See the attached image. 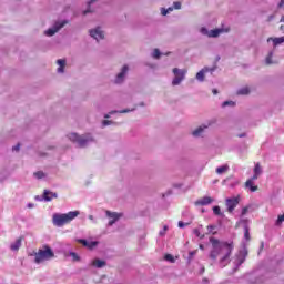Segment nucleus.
Wrapping results in <instances>:
<instances>
[{
	"mask_svg": "<svg viewBox=\"0 0 284 284\" xmlns=\"http://www.w3.org/2000/svg\"><path fill=\"white\" fill-rule=\"evenodd\" d=\"M212 250L210 252L209 258L211 261H216L220 257L219 265L220 267H226L230 263V257L232 256V252H234V243L220 241L219 239L212 236L209 239Z\"/></svg>",
	"mask_w": 284,
	"mask_h": 284,
	"instance_id": "obj_1",
	"label": "nucleus"
},
{
	"mask_svg": "<svg viewBox=\"0 0 284 284\" xmlns=\"http://www.w3.org/2000/svg\"><path fill=\"white\" fill-rule=\"evenodd\" d=\"M77 216H79V211H71L68 213H55L52 217L53 225H55V227H63V225L72 223V221H74Z\"/></svg>",
	"mask_w": 284,
	"mask_h": 284,
	"instance_id": "obj_2",
	"label": "nucleus"
},
{
	"mask_svg": "<svg viewBox=\"0 0 284 284\" xmlns=\"http://www.w3.org/2000/svg\"><path fill=\"white\" fill-rule=\"evenodd\" d=\"M54 258V251L49 245H43L42 248L34 254V263L38 265L44 263V261H52Z\"/></svg>",
	"mask_w": 284,
	"mask_h": 284,
	"instance_id": "obj_3",
	"label": "nucleus"
},
{
	"mask_svg": "<svg viewBox=\"0 0 284 284\" xmlns=\"http://www.w3.org/2000/svg\"><path fill=\"white\" fill-rule=\"evenodd\" d=\"M69 139L72 141V143H77L79 148H85L88 143H92L93 141L91 134L79 135L77 133H71L69 134Z\"/></svg>",
	"mask_w": 284,
	"mask_h": 284,
	"instance_id": "obj_4",
	"label": "nucleus"
},
{
	"mask_svg": "<svg viewBox=\"0 0 284 284\" xmlns=\"http://www.w3.org/2000/svg\"><path fill=\"white\" fill-rule=\"evenodd\" d=\"M246 258H247V248L244 247L239 252L236 256L234 272H236V270H239V267H241L245 263Z\"/></svg>",
	"mask_w": 284,
	"mask_h": 284,
	"instance_id": "obj_5",
	"label": "nucleus"
},
{
	"mask_svg": "<svg viewBox=\"0 0 284 284\" xmlns=\"http://www.w3.org/2000/svg\"><path fill=\"white\" fill-rule=\"evenodd\" d=\"M65 23H68V21L65 20L61 22H55L52 28H49L48 30L44 31L45 37H54V34H57V32L61 30V28H63Z\"/></svg>",
	"mask_w": 284,
	"mask_h": 284,
	"instance_id": "obj_6",
	"label": "nucleus"
},
{
	"mask_svg": "<svg viewBox=\"0 0 284 284\" xmlns=\"http://www.w3.org/2000/svg\"><path fill=\"white\" fill-rule=\"evenodd\" d=\"M185 70H181V69H173V74L175 75V78L172 81V85H180L181 81H183V79H185Z\"/></svg>",
	"mask_w": 284,
	"mask_h": 284,
	"instance_id": "obj_7",
	"label": "nucleus"
},
{
	"mask_svg": "<svg viewBox=\"0 0 284 284\" xmlns=\"http://www.w3.org/2000/svg\"><path fill=\"white\" fill-rule=\"evenodd\" d=\"M215 71H216V65H214L213 68L205 67L196 73V79L200 81V83H203V81H205V73L211 72L212 74Z\"/></svg>",
	"mask_w": 284,
	"mask_h": 284,
	"instance_id": "obj_8",
	"label": "nucleus"
},
{
	"mask_svg": "<svg viewBox=\"0 0 284 284\" xmlns=\"http://www.w3.org/2000/svg\"><path fill=\"white\" fill-rule=\"evenodd\" d=\"M240 200L239 197H227L226 199V207L227 212L232 213L234 210H236V206L239 205Z\"/></svg>",
	"mask_w": 284,
	"mask_h": 284,
	"instance_id": "obj_9",
	"label": "nucleus"
},
{
	"mask_svg": "<svg viewBox=\"0 0 284 284\" xmlns=\"http://www.w3.org/2000/svg\"><path fill=\"white\" fill-rule=\"evenodd\" d=\"M201 32H202V34H206L207 37L216 38V37H219V34H221V32H223V29H213V30L209 31L207 28L202 27Z\"/></svg>",
	"mask_w": 284,
	"mask_h": 284,
	"instance_id": "obj_10",
	"label": "nucleus"
},
{
	"mask_svg": "<svg viewBox=\"0 0 284 284\" xmlns=\"http://www.w3.org/2000/svg\"><path fill=\"white\" fill-rule=\"evenodd\" d=\"M90 37L92 39H95V41H99L104 38L103 31H101V27H97L95 29L90 30Z\"/></svg>",
	"mask_w": 284,
	"mask_h": 284,
	"instance_id": "obj_11",
	"label": "nucleus"
},
{
	"mask_svg": "<svg viewBox=\"0 0 284 284\" xmlns=\"http://www.w3.org/2000/svg\"><path fill=\"white\" fill-rule=\"evenodd\" d=\"M128 70H129V68H128V65L125 64V65L122 68L121 72L116 75V78H115V83H123V81L125 80V75L128 74Z\"/></svg>",
	"mask_w": 284,
	"mask_h": 284,
	"instance_id": "obj_12",
	"label": "nucleus"
},
{
	"mask_svg": "<svg viewBox=\"0 0 284 284\" xmlns=\"http://www.w3.org/2000/svg\"><path fill=\"white\" fill-rule=\"evenodd\" d=\"M79 241L81 245H83L84 247H89V250H93V247H97V245H99V242L97 241H88L85 239H81Z\"/></svg>",
	"mask_w": 284,
	"mask_h": 284,
	"instance_id": "obj_13",
	"label": "nucleus"
},
{
	"mask_svg": "<svg viewBox=\"0 0 284 284\" xmlns=\"http://www.w3.org/2000/svg\"><path fill=\"white\" fill-rule=\"evenodd\" d=\"M59 195L50 190H44L43 192V201L50 202L52 199H57Z\"/></svg>",
	"mask_w": 284,
	"mask_h": 284,
	"instance_id": "obj_14",
	"label": "nucleus"
},
{
	"mask_svg": "<svg viewBox=\"0 0 284 284\" xmlns=\"http://www.w3.org/2000/svg\"><path fill=\"white\" fill-rule=\"evenodd\" d=\"M106 216H109V219H111L109 221V226L112 227V225L119 221L120 215L118 213L106 211Z\"/></svg>",
	"mask_w": 284,
	"mask_h": 284,
	"instance_id": "obj_15",
	"label": "nucleus"
},
{
	"mask_svg": "<svg viewBox=\"0 0 284 284\" xmlns=\"http://www.w3.org/2000/svg\"><path fill=\"white\" fill-rule=\"evenodd\" d=\"M213 199L210 197V196H204L197 201H195V205H202V206H205V205H210L211 203H213Z\"/></svg>",
	"mask_w": 284,
	"mask_h": 284,
	"instance_id": "obj_16",
	"label": "nucleus"
},
{
	"mask_svg": "<svg viewBox=\"0 0 284 284\" xmlns=\"http://www.w3.org/2000/svg\"><path fill=\"white\" fill-rule=\"evenodd\" d=\"M246 187H248V190H251V192H256L258 190V186H254V179H250L246 181L245 183Z\"/></svg>",
	"mask_w": 284,
	"mask_h": 284,
	"instance_id": "obj_17",
	"label": "nucleus"
},
{
	"mask_svg": "<svg viewBox=\"0 0 284 284\" xmlns=\"http://www.w3.org/2000/svg\"><path fill=\"white\" fill-rule=\"evenodd\" d=\"M91 265H93V267H98V270H101V267H105V261L95 258Z\"/></svg>",
	"mask_w": 284,
	"mask_h": 284,
	"instance_id": "obj_18",
	"label": "nucleus"
},
{
	"mask_svg": "<svg viewBox=\"0 0 284 284\" xmlns=\"http://www.w3.org/2000/svg\"><path fill=\"white\" fill-rule=\"evenodd\" d=\"M268 42L273 41V45H281V43H284V36L280 38H268Z\"/></svg>",
	"mask_w": 284,
	"mask_h": 284,
	"instance_id": "obj_19",
	"label": "nucleus"
},
{
	"mask_svg": "<svg viewBox=\"0 0 284 284\" xmlns=\"http://www.w3.org/2000/svg\"><path fill=\"white\" fill-rule=\"evenodd\" d=\"M21 247V239L16 240L11 245L10 250L12 252H18V250Z\"/></svg>",
	"mask_w": 284,
	"mask_h": 284,
	"instance_id": "obj_20",
	"label": "nucleus"
},
{
	"mask_svg": "<svg viewBox=\"0 0 284 284\" xmlns=\"http://www.w3.org/2000/svg\"><path fill=\"white\" fill-rule=\"evenodd\" d=\"M57 63H58V65H60V67L58 68L59 74L63 73V72H64V69H65V60H64V59H59V60L57 61Z\"/></svg>",
	"mask_w": 284,
	"mask_h": 284,
	"instance_id": "obj_21",
	"label": "nucleus"
},
{
	"mask_svg": "<svg viewBox=\"0 0 284 284\" xmlns=\"http://www.w3.org/2000/svg\"><path fill=\"white\" fill-rule=\"evenodd\" d=\"M261 164H255L254 168V174H253V181H256V179H258V175L261 174Z\"/></svg>",
	"mask_w": 284,
	"mask_h": 284,
	"instance_id": "obj_22",
	"label": "nucleus"
},
{
	"mask_svg": "<svg viewBox=\"0 0 284 284\" xmlns=\"http://www.w3.org/2000/svg\"><path fill=\"white\" fill-rule=\"evenodd\" d=\"M207 129V125L199 126L196 130L192 132L194 136H201L203 134V130Z\"/></svg>",
	"mask_w": 284,
	"mask_h": 284,
	"instance_id": "obj_23",
	"label": "nucleus"
},
{
	"mask_svg": "<svg viewBox=\"0 0 284 284\" xmlns=\"http://www.w3.org/2000/svg\"><path fill=\"white\" fill-rule=\"evenodd\" d=\"M227 170H230V165L224 164V165L219 166V168L216 169V173H217V174H224V172H227Z\"/></svg>",
	"mask_w": 284,
	"mask_h": 284,
	"instance_id": "obj_24",
	"label": "nucleus"
},
{
	"mask_svg": "<svg viewBox=\"0 0 284 284\" xmlns=\"http://www.w3.org/2000/svg\"><path fill=\"white\" fill-rule=\"evenodd\" d=\"M97 3V0H90L88 2V9L83 11V14H89V12H92V4Z\"/></svg>",
	"mask_w": 284,
	"mask_h": 284,
	"instance_id": "obj_25",
	"label": "nucleus"
},
{
	"mask_svg": "<svg viewBox=\"0 0 284 284\" xmlns=\"http://www.w3.org/2000/svg\"><path fill=\"white\" fill-rule=\"evenodd\" d=\"M173 11H174V7H169L168 9L162 8V9H161V14H162L163 17H165L166 14H170V12H173Z\"/></svg>",
	"mask_w": 284,
	"mask_h": 284,
	"instance_id": "obj_26",
	"label": "nucleus"
},
{
	"mask_svg": "<svg viewBox=\"0 0 284 284\" xmlns=\"http://www.w3.org/2000/svg\"><path fill=\"white\" fill-rule=\"evenodd\" d=\"M134 109L130 110V109H124V110H121V111H112L110 112V114H128V112H133Z\"/></svg>",
	"mask_w": 284,
	"mask_h": 284,
	"instance_id": "obj_27",
	"label": "nucleus"
},
{
	"mask_svg": "<svg viewBox=\"0 0 284 284\" xmlns=\"http://www.w3.org/2000/svg\"><path fill=\"white\" fill-rule=\"evenodd\" d=\"M244 239L250 241V225L244 224Z\"/></svg>",
	"mask_w": 284,
	"mask_h": 284,
	"instance_id": "obj_28",
	"label": "nucleus"
},
{
	"mask_svg": "<svg viewBox=\"0 0 284 284\" xmlns=\"http://www.w3.org/2000/svg\"><path fill=\"white\" fill-rule=\"evenodd\" d=\"M237 94L239 95H245V94H250V89L247 87H244L242 89L237 90Z\"/></svg>",
	"mask_w": 284,
	"mask_h": 284,
	"instance_id": "obj_29",
	"label": "nucleus"
},
{
	"mask_svg": "<svg viewBox=\"0 0 284 284\" xmlns=\"http://www.w3.org/2000/svg\"><path fill=\"white\" fill-rule=\"evenodd\" d=\"M213 213L215 216H223V212H221V206L219 205L213 206Z\"/></svg>",
	"mask_w": 284,
	"mask_h": 284,
	"instance_id": "obj_30",
	"label": "nucleus"
},
{
	"mask_svg": "<svg viewBox=\"0 0 284 284\" xmlns=\"http://www.w3.org/2000/svg\"><path fill=\"white\" fill-rule=\"evenodd\" d=\"M161 51L159 49H154L152 52L153 59H160L161 58Z\"/></svg>",
	"mask_w": 284,
	"mask_h": 284,
	"instance_id": "obj_31",
	"label": "nucleus"
},
{
	"mask_svg": "<svg viewBox=\"0 0 284 284\" xmlns=\"http://www.w3.org/2000/svg\"><path fill=\"white\" fill-rule=\"evenodd\" d=\"M272 57H274V52L270 51L268 57H266V65H272Z\"/></svg>",
	"mask_w": 284,
	"mask_h": 284,
	"instance_id": "obj_32",
	"label": "nucleus"
},
{
	"mask_svg": "<svg viewBox=\"0 0 284 284\" xmlns=\"http://www.w3.org/2000/svg\"><path fill=\"white\" fill-rule=\"evenodd\" d=\"M33 175L40 180V179H45V173H43V171H38L36 173H33Z\"/></svg>",
	"mask_w": 284,
	"mask_h": 284,
	"instance_id": "obj_33",
	"label": "nucleus"
},
{
	"mask_svg": "<svg viewBox=\"0 0 284 284\" xmlns=\"http://www.w3.org/2000/svg\"><path fill=\"white\" fill-rule=\"evenodd\" d=\"M164 261H168V263H174V256L172 254H165Z\"/></svg>",
	"mask_w": 284,
	"mask_h": 284,
	"instance_id": "obj_34",
	"label": "nucleus"
},
{
	"mask_svg": "<svg viewBox=\"0 0 284 284\" xmlns=\"http://www.w3.org/2000/svg\"><path fill=\"white\" fill-rule=\"evenodd\" d=\"M227 105L234 106L236 103L234 101H224L222 103V108H227Z\"/></svg>",
	"mask_w": 284,
	"mask_h": 284,
	"instance_id": "obj_35",
	"label": "nucleus"
},
{
	"mask_svg": "<svg viewBox=\"0 0 284 284\" xmlns=\"http://www.w3.org/2000/svg\"><path fill=\"white\" fill-rule=\"evenodd\" d=\"M70 256H72L73 261H81V257L75 252H69Z\"/></svg>",
	"mask_w": 284,
	"mask_h": 284,
	"instance_id": "obj_36",
	"label": "nucleus"
},
{
	"mask_svg": "<svg viewBox=\"0 0 284 284\" xmlns=\"http://www.w3.org/2000/svg\"><path fill=\"white\" fill-rule=\"evenodd\" d=\"M283 222H284V214L278 215V216H277V220H276V222H275V225H281V223H283Z\"/></svg>",
	"mask_w": 284,
	"mask_h": 284,
	"instance_id": "obj_37",
	"label": "nucleus"
},
{
	"mask_svg": "<svg viewBox=\"0 0 284 284\" xmlns=\"http://www.w3.org/2000/svg\"><path fill=\"white\" fill-rule=\"evenodd\" d=\"M112 123H114V122H112V121H110V120H104V121L102 122V125H103V128H105V126H108V125H112Z\"/></svg>",
	"mask_w": 284,
	"mask_h": 284,
	"instance_id": "obj_38",
	"label": "nucleus"
},
{
	"mask_svg": "<svg viewBox=\"0 0 284 284\" xmlns=\"http://www.w3.org/2000/svg\"><path fill=\"white\" fill-rule=\"evenodd\" d=\"M166 232H168V225H164L163 230L160 231V236H165Z\"/></svg>",
	"mask_w": 284,
	"mask_h": 284,
	"instance_id": "obj_39",
	"label": "nucleus"
},
{
	"mask_svg": "<svg viewBox=\"0 0 284 284\" xmlns=\"http://www.w3.org/2000/svg\"><path fill=\"white\" fill-rule=\"evenodd\" d=\"M174 10H181V2H173Z\"/></svg>",
	"mask_w": 284,
	"mask_h": 284,
	"instance_id": "obj_40",
	"label": "nucleus"
},
{
	"mask_svg": "<svg viewBox=\"0 0 284 284\" xmlns=\"http://www.w3.org/2000/svg\"><path fill=\"white\" fill-rule=\"evenodd\" d=\"M19 150H21V144H16L13 148H12V151L13 152H19Z\"/></svg>",
	"mask_w": 284,
	"mask_h": 284,
	"instance_id": "obj_41",
	"label": "nucleus"
},
{
	"mask_svg": "<svg viewBox=\"0 0 284 284\" xmlns=\"http://www.w3.org/2000/svg\"><path fill=\"white\" fill-rule=\"evenodd\" d=\"M214 227H215L214 225H209V226H207V232H209V234H211V232H213Z\"/></svg>",
	"mask_w": 284,
	"mask_h": 284,
	"instance_id": "obj_42",
	"label": "nucleus"
},
{
	"mask_svg": "<svg viewBox=\"0 0 284 284\" xmlns=\"http://www.w3.org/2000/svg\"><path fill=\"white\" fill-rule=\"evenodd\" d=\"M245 214H247V207L242 209V216H245Z\"/></svg>",
	"mask_w": 284,
	"mask_h": 284,
	"instance_id": "obj_43",
	"label": "nucleus"
},
{
	"mask_svg": "<svg viewBox=\"0 0 284 284\" xmlns=\"http://www.w3.org/2000/svg\"><path fill=\"white\" fill-rule=\"evenodd\" d=\"M178 225L179 227H185V223L183 221H180Z\"/></svg>",
	"mask_w": 284,
	"mask_h": 284,
	"instance_id": "obj_44",
	"label": "nucleus"
},
{
	"mask_svg": "<svg viewBox=\"0 0 284 284\" xmlns=\"http://www.w3.org/2000/svg\"><path fill=\"white\" fill-rule=\"evenodd\" d=\"M202 283H203V284H210V280H207L206 277H204V278L202 280Z\"/></svg>",
	"mask_w": 284,
	"mask_h": 284,
	"instance_id": "obj_45",
	"label": "nucleus"
},
{
	"mask_svg": "<svg viewBox=\"0 0 284 284\" xmlns=\"http://www.w3.org/2000/svg\"><path fill=\"white\" fill-rule=\"evenodd\" d=\"M36 201H44V200H43V195H42V196L37 195V196H36Z\"/></svg>",
	"mask_w": 284,
	"mask_h": 284,
	"instance_id": "obj_46",
	"label": "nucleus"
},
{
	"mask_svg": "<svg viewBox=\"0 0 284 284\" xmlns=\"http://www.w3.org/2000/svg\"><path fill=\"white\" fill-rule=\"evenodd\" d=\"M278 8H284V0H281V2L278 3Z\"/></svg>",
	"mask_w": 284,
	"mask_h": 284,
	"instance_id": "obj_47",
	"label": "nucleus"
},
{
	"mask_svg": "<svg viewBox=\"0 0 284 284\" xmlns=\"http://www.w3.org/2000/svg\"><path fill=\"white\" fill-rule=\"evenodd\" d=\"M237 136H239V139H243V138L247 136V134L242 133V134H239Z\"/></svg>",
	"mask_w": 284,
	"mask_h": 284,
	"instance_id": "obj_48",
	"label": "nucleus"
},
{
	"mask_svg": "<svg viewBox=\"0 0 284 284\" xmlns=\"http://www.w3.org/2000/svg\"><path fill=\"white\" fill-rule=\"evenodd\" d=\"M213 94H219V91L216 89H213Z\"/></svg>",
	"mask_w": 284,
	"mask_h": 284,
	"instance_id": "obj_49",
	"label": "nucleus"
},
{
	"mask_svg": "<svg viewBox=\"0 0 284 284\" xmlns=\"http://www.w3.org/2000/svg\"><path fill=\"white\" fill-rule=\"evenodd\" d=\"M200 250H205V246L203 244H200Z\"/></svg>",
	"mask_w": 284,
	"mask_h": 284,
	"instance_id": "obj_50",
	"label": "nucleus"
},
{
	"mask_svg": "<svg viewBox=\"0 0 284 284\" xmlns=\"http://www.w3.org/2000/svg\"><path fill=\"white\" fill-rule=\"evenodd\" d=\"M205 272V267H202L200 273L203 274Z\"/></svg>",
	"mask_w": 284,
	"mask_h": 284,
	"instance_id": "obj_51",
	"label": "nucleus"
},
{
	"mask_svg": "<svg viewBox=\"0 0 284 284\" xmlns=\"http://www.w3.org/2000/svg\"><path fill=\"white\" fill-rule=\"evenodd\" d=\"M28 207H34V204L29 203V204H28Z\"/></svg>",
	"mask_w": 284,
	"mask_h": 284,
	"instance_id": "obj_52",
	"label": "nucleus"
},
{
	"mask_svg": "<svg viewBox=\"0 0 284 284\" xmlns=\"http://www.w3.org/2000/svg\"><path fill=\"white\" fill-rule=\"evenodd\" d=\"M194 233L196 234V236H200L199 230H195Z\"/></svg>",
	"mask_w": 284,
	"mask_h": 284,
	"instance_id": "obj_53",
	"label": "nucleus"
},
{
	"mask_svg": "<svg viewBox=\"0 0 284 284\" xmlns=\"http://www.w3.org/2000/svg\"><path fill=\"white\" fill-rule=\"evenodd\" d=\"M280 21H281V23H284V16H282Z\"/></svg>",
	"mask_w": 284,
	"mask_h": 284,
	"instance_id": "obj_54",
	"label": "nucleus"
},
{
	"mask_svg": "<svg viewBox=\"0 0 284 284\" xmlns=\"http://www.w3.org/2000/svg\"><path fill=\"white\" fill-rule=\"evenodd\" d=\"M280 30H281L282 32H284V26H281V27H280Z\"/></svg>",
	"mask_w": 284,
	"mask_h": 284,
	"instance_id": "obj_55",
	"label": "nucleus"
},
{
	"mask_svg": "<svg viewBox=\"0 0 284 284\" xmlns=\"http://www.w3.org/2000/svg\"><path fill=\"white\" fill-rule=\"evenodd\" d=\"M194 254H196V252H191V253H190V256H194Z\"/></svg>",
	"mask_w": 284,
	"mask_h": 284,
	"instance_id": "obj_56",
	"label": "nucleus"
},
{
	"mask_svg": "<svg viewBox=\"0 0 284 284\" xmlns=\"http://www.w3.org/2000/svg\"><path fill=\"white\" fill-rule=\"evenodd\" d=\"M104 119H110V115H109V114H105V115H104Z\"/></svg>",
	"mask_w": 284,
	"mask_h": 284,
	"instance_id": "obj_57",
	"label": "nucleus"
},
{
	"mask_svg": "<svg viewBox=\"0 0 284 284\" xmlns=\"http://www.w3.org/2000/svg\"><path fill=\"white\" fill-rule=\"evenodd\" d=\"M220 60H221V57H217V58H216V61H220Z\"/></svg>",
	"mask_w": 284,
	"mask_h": 284,
	"instance_id": "obj_58",
	"label": "nucleus"
}]
</instances>
